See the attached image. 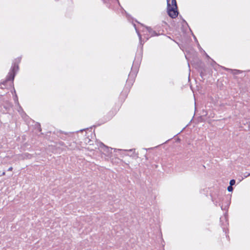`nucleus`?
Segmentation results:
<instances>
[{
	"label": "nucleus",
	"mask_w": 250,
	"mask_h": 250,
	"mask_svg": "<svg viewBox=\"0 0 250 250\" xmlns=\"http://www.w3.org/2000/svg\"><path fill=\"white\" fill-rule=\"evenodd\" d=\"M171 7H173L174 8H177L176 0H172Z\"/></svg>",
	"instance_id": "20e7f679"
},
{
	"label": "nucleus",
	"mask_w": 250,
	"mask_h": 250,
	"mask_svg": "<svg viewBox=\"0 0 250 250\" xmlns=\"http://www.w3.org/2000/svg\"><path fill=\"white\" fill-rule=\"evenodd\" d=\"M167 10L169 17L174 19L177 17L178 12L177 10V8H174L173 7H171V4L169 3L170 0H167Z\"/></svg>",
	"instance_id": "f257e3e1"
},
{
	"label": "nucleus",
	"mask_w": 250,
	"mask_h": 250,
	"mask_svg": "<svg viewBox=\"0 0 250 250\" xmlns=\"http://www.w3.org/2000/svg\"><path fill=\"white\" fill-rule=\"evenodd\" d=\"M13 168L12 167H10L8 168V171H11L12 170Z\"/></svg>",
	"instance_id": "9d476101"
},
{
	"label": "nucleus",
	"mask_w": 250,
	"mask_h": 250,
	"mask_svg": "<svg viewBox=\"0 0 250 250\" xmlns=\"http://www.w3.org/2000/svg\"><path fill=\"white\" fill-rule=\"evenodd\" d=\"M146 29L148 32L151 34V36H154L156 35V32L153 31L150 27H146Z\"/></svg>",
	"instance_id": "7ed1b4c3"
},
{
	"label": "nucleus",
	"mask_w": 250,
	"mask_h": 250,
	"mask_svg": "<svg viewBox=\"0 0 250 250\" xmlns=\"http://www.w3.org/2000/svg\"><path fill=\"white\" fill-rule=\"evenodd\" d=\"M18 65L15 63L12 66L11 70L9 72V73L7 76L6 80L13 81V80L14 79L15 76L16 72L18 70Z\"/></svg>",
	"instance_id": "f03ea898"
},
{
	"label": "nucleus",
	"mask_w": 250,
	"mask_h": 250,
	"mask_svg": "<svg viewBox=\"0 0 250 250\" xmlns=\"http://www.w3.org/2000/svg\"><path fill=\"white\" fill-rule=\"evenodd\" d=\"M225 69L227 70H228V71H234V72H235L234 74H238L239 73V72H240V71L238 70H231L230 69L226 68Z\"/></svg>",
	"instance_id": "39448f33"
},
{
	"label": "nucleus",
	"mask_w": 250,
	"mask_h": 250,
	"mask_svg": "<svg viewBox=\"0 0 250 250\" xmlns=\"http://www.w3.org/2000/svg\"><path fill=\"white\" fill-rule=\"evenodd\" d=\"M228 190L229 192L232 191L233 190V188L232 186H229L228 187Z\"/></svg>",
	"instance_id": "0eeeda50"
},
{
	"label": "nucleus",
	"mask_w": 250,
	"mask_h": 250,
	"mask_svg": "<svg viewBox=\"0 0 250 250\" xmlns=\"http://www.w3.org/2000/svg\"><path fill=\"white\" fill-rule=\"evenodd\" d=\"M134 27H135V28H136L135 24H134ZM135 29H136V32H137V34H138V36H139V38H140V39L141 40V35H140V33L137 31V29H136V28H135Z\"/></svg>",
	"instance_id": "6e6552de"
},
{
	"label": "nucleus",
	"mask_w": 250,
	"mask_h": 250,
	"mask_svg": "<svg viewBox=\"0 0 250 250\" xmlns=\"http://www.w3.org/2000/svg\"><path fill=\"white\" fill-rule=\"evenodd\" d=\"M5 174V172H3L2 173H1V174H0V176H3Z\"/></svg>",
	"instance_id": "1a4fd4ad"
},
{
	"label": "nucleus",
	"mask_w": 250,
	"mask_h": 250,
	"mask_svg": "<svg viewBox=\"0 0 250 250\" xmlns=\"http://www.w3.org/2000/svg\"><path fill=\"white\" fill-rule=\"evenodd\" d=\"M235 184V181L234 179L231 180L229 182V186H232Z\"/></svg>",
	"instance_id": "423d86ee"
},
{
	"label": "nucleus",
	"mask_w": 250,
	"mask_h": 250,
	"mask_svg": "<svg viewBox=\"0 0 250 250\" xmlns=\"http://www.w3.org/2000/svg\"><path fill=\"white\" fill-rule=\"evenodd\" d=\"M249 175H250V173H249V174H248L247 175L245 176V177H247L248 176H249Z\"/></svg>",
	"instance_id": "f8f14e48"
},
{
	"label": "nucleus",
	"mask_w": 250,
	"mask_h": 250,
	"mask_svg": "<svg viewBox=\"0 0 250 250\" xmlns=\"http://www.w3.org/2000/svg\"><path fill=\"white\" fill-rule=\"evenodd\" d=\"M127 151H128V150H126ZM133 150V149H129L128 150L129 151H132Z\"/></svg>",
	"instance_id": "9b49d317"
}]
</instances>
